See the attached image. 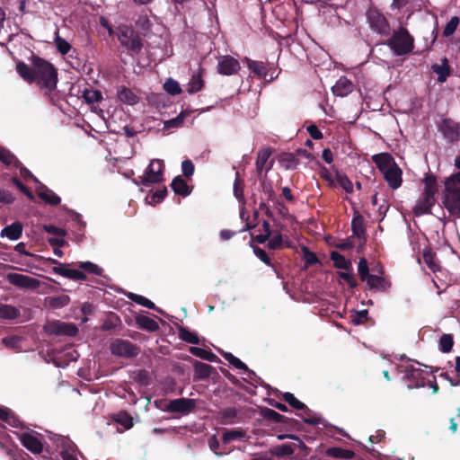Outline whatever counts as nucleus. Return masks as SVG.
Instances as JSON below:
<instances>
[{
  "label": "nucleus",
  "instance_id": "obj_55",
  "mask_svg": "<svg viewBox=\"0 0 460 460\" xmlns=\"http://www.w3.org/2000/svg\"><path fill=\"white\" fill-rule=\"evenodd\" d=\"M181 171L186 177H190L194 173V164L190 160H184L181 163Z\"/></svg>",
  "mask_w": 460,
  "mask_h": 460
},
{
  "label": "nucleus",
  "instance_id": "obj_52",
  "mask_svg": "<svg viewBox=\"0 0 460 460\" xmlns=\"http://www.w3.org/2000/svg\"><path fill=\"white\" fill-rule=\"evenodd\" d=\"M358 272L361 280L365 281L371 274H369L367 261L365 258H361L358 265Z\"/></svg>",
  "mask_w": 460,
  "mask_h": 460
},
{
  "label": "nucleus",
  "instance_id": "obj_38",
  "mask_svg": "<svg viewBox=\"0 0 460 460\" xmlns=\"http://www.w3.org/2000/svg\"><path fill=\"white\" fill-rule=\"evenodd\" d=\"M190 352L196 357H199L200 358H203V359H206L208 361H212V362L215 361V359L217 358V356L214 353H212L211 351L206 350V349L199 348V347H190Z\"/></svg>",
  "mask_w": 460,
  "mask_h": 460
},
{
  "label": "nucleus",
  "instance_id": "obj_3",
  "mask_svg": "<svg viewBox=\"0 0 460 460\" xmlns=\"http://www.w3.org/2000/svg\"><path fill=\"white\" fill-rule=\"evenodd\" d=\"M442 203L451 216L460 217V172L446 180Z\"/></svg>",
  "mask_w": 460,
  "mask_h": 460
},
{
  "label": "nucleus",
  "instance_id": "obj_19",
  "mask_svg": "<svg viewBox=\"0 0 460 460\" xmlns=\"http://www.w3.org/2000/svg\"><path fill=\"white\" fill-rule=\"evenodd\" d=\"M435 204V197L423 194L414 206L413 212L416 216H421L430 212L432 206Z\"/></svg>",
  "mask_w": 460,
  "mask_h": 460
},
{
  "label": "nucleus",
  "instance_id": "obj_9",
  "mask_svg": "<svg viewBox=\"0 0 460 460\" xmlns=\"http://www.w3.org/2000/svg\"><path fill=\"white\" fill-rule=\"evenodd\" d=\"M283 398L293 408L305 411V415L303 416L304 422L311 425H318L323 422L320 416L313 414L312 411L304 402L296 399L293 394L285 393Z\"/></svg>",
  "mask_w": 460,
  "mask_h": 460
},
{
  "label": "nucleus",
  "instance_id": "obj_54",
  "mask_svg": "<svg viewBox=\"0 0 460 460\" xmlns=\"http://www.w3.org/2000/svg\"><path fill=\"white\" fill-rule=\"evenodd\" d=\"M70 299L67 296H60L51 297L49 300V305L54 308H60L67 305Z\"/></svg>",
  "mask_w": 460,
  "mask_h": 460
},
{
  "label": "nucleus",
  "instance_id": "obj_5",
  "mask_svg": "<svg viewBox=\"0 0 460 460\" xmlns=\"http://www.w3.org/2000/svg\"><path fill=\"white\" fill-rule=\"evenodd\" d=\"M118 39L120 44L131 53H137L142 48L140 37L128 26L121 25L118 28Z\"/></svg>",
  "mask_w": 460,
  "mask_h": 460
},
{
  "label": "nucleus",
  "instance_id": "obj_40",
  "mask_svg": "<svg viewBox=\"0 0 460 460\" xmlns=\"http://www.w3.org/2000/svg\"><path fill=\"white\" fill-rule=\"evenodd\" d=\"M285 246H289V243L285 242L280 234H274L268 243V247L273 250L281 249Z\"/></svg>",
  "mask_w": 460,
  "mask_h": 460
},
{
  "label": "nucleus",
  "instance_id": "obj_37",
  "mask_svg": "<svg viewBox=\"0 0 460 460\" xmlns=\"http://www.w3.org/2000/svg\"><path fill=\"white\" fill-rule=\"evenodd\" d=\"M425 188L423 194L435 196L437 192V180L433 175H427L423 181Z\"/></svg>",
  "mask_w": 460,
  "mask_h": 460
},
{
  "label": "nucleus",
  "instance_id": "obj_61",
  "mask_svg": "<svg viewBox=\"0 0 460 460\" xmlns=\"http://www.w3.org/2000/svg\"><path fill=\"white\" fill-rule=\"evenodd\" d=\"M240 183L241 181L239 180V173L236 172V178L234 183V193L237 199H241L243 197V190L240 187Z\"/></svg>",
  "mask_w": 460,
  "mask_h": 460
},
{
  "label": "nucleus",
  "instance_id": "obj_14",
  "mask_svg": "<svg viewBox=\"0 0 460 460\" xmlns=\"http://www.w3.org/2000/svg\"><path fill=\"white\" fill-rule=\"evenodd\" d=\"M196 406V401L190 398H180L170 401L166 405L169 412L190 413Z\"/></svg>",
  "mask_w": 460,
  "mask_h": 460
},
{
  "label": "nucleus",
  "instance_id": "obj_47",
  "mask_svg": "<svg viewBox=\"0 0 460 460\" xmlns=\"http://www.w3.org/2000/svg\"><path fill=\"white\" fill-rule=\"evenodd\" d=\"M55 45L58 50L59 53L62 55H66L69 52L71 49V45L63 38H61L59 35H57L54 40Z\"/></svg>",
  "mask_w": 460,
  "mask_h": 460
},
{
  "label": "nucleus",
  "instance_id": "obj_58",
  "mask_svg": "<svg viewBox=\"0 0 460 460\" xmlns=\"http://www.w3.org/2000/svg\"><path fill=\"white\" fill-rule=\"evenodd\" d=\"M44 229L49 234H57V235H59L61 237L65 236L66 234L64 229L57 227V226H52V225L45 226Z\"/></svg>",
  "mask_w": 460,
  "mask_h": 460
},
{
  "label": "nucleus",
  "instance_id": "obj_18",
  "mask_svg": "<svg viewBox=\"0 0 460 460\" xmlns=\"http://www.w3.org/2000/svg\"><path fill=\"white\" fill-rule=\"evenodd\" d=\"M354 88L353 83L345 76H341L332 87L334 95L345 97L349 94Z\"/></svg>",
  "mask_w": 460,
  "mask_h": 460
},
{
  "label": "nucleus",
  "instance_id": "obj_4",
  "mask_svg": "<svg viewBox=\"0 0 460 460\" xmlns=\"http://www.w3.org/2000/svg\"><path fill=\"white\" fill-rule=\"evenodd\" d=\"M386 45L390 47L396 56L411 53L414 48V39L405 28H400L393 32L387 40Z\"/></svg>",
  "mask_w": 460,
  "mask_h": 460
},
{
  "label": "nucleus",
  "instance_id": "obj_10",
  "mask_svg": "<svg viewBox=\"0 0 460 460\" xmlns=\"http://www.w3.org/2000/svg\"><path fill=\"white\" fill-rule=\"evenodd\" d=\"M404 373V378L409 381L407 387L409 389L423 387L426 385L425 379L423 377V371L413 364H408L402 369Z\"/></svg>",
  "mask_w": 460,
  "mask_h": 460
},
{
  "label": "nucleus",
  "instance_id": "obj_11",
  "mask_svg": "<svg viewBox=\"0 0 460 460\" xmlns=\"http://www.w3.org/2000/svg\"><path fill=\"white\" fill-rule=\"evenodd\" d=\"M44 330L49 334L67 336H74L77 333L78 331L75 324L63 323L60 321L48 322L44 326Z\"/></svg>",
  "mask_w": 460,
  "mask_h": 460
},
{
  "label": "nucleus",
  "instance_id": "obj_57",
  "mask_svg": "<svg viewBox=\"0 0 460 460\" xmlns=\"http://www.w3.org/2000/svg\"><path fill=\"white\" fill-rule=\"evenodd\" d=\"M253 252L255 253V255L261 261H263L264 263H266L267 265H270V258L268 256V254L266 253V252L261 249V248H259V247H255L253 249Z\"/></svg>",
  "mask_w": 460,
  "mask_h": 460
},
{
  "label": "nucleus",
  "instance_id": "obj_12",
  "mask_svg": "<svg viewBox=\"0 0 460 460\" xmlns=\"http://www.w3.org/2000/svg\"><path fill=\"white\" fill-rule=\"evenodd\" d=\"M6 279L10 284L21 288L37 289L40 286L39 279L19 273H8Z\"/></svg>",
  "mask_w": 460,
  "mask_h": 460
},
{
  "label": "nucleus",
  "instance_id": "obj_25",
  "mask_svg": "<svg viewBox=\"0 0 460 460\" xmlns=\"http://www.w3.org/2000/svg\"><path fill=\"white\" fill-rule=\"evenodd\" d=\"M19 316V309L11 305L0 304V319L13 320Z\"/></svg>",
  "mask_w": 460,
  "mask_h": 460
},
{
  "label": "nucleus",
  "instance_id": "obj_16",
  "mask_svg": "<svg viewBox=\"0 0 460 460\" xmlns=\"http://www.w3.org/2000/svg\"><path fill=\"white\" fill-rule=\"evenodd\" d=\"M438 130L448 142H456L460 135L458 125L451 119H443L438 125Z\"/></svg>",
  "mask_w": 460,
  "mask_h": 460
},
{
  "label": "nucleus",
  "instance_id": "obj_20",
  "mask_svg": "<svg viewBox=\"0 0 460 460\" xmlns=\"http://www.w3.org/2000/svg\"><path fill=\"white\" fill-rule=\"evenodd\" d=\"M365 281H367L370 289L379 292H386L391 287V283L385 278L373 274H371Z\"/></svg>",
  "mask_w": 460,
  "mask_h": 460
},
{
  "label": "nucleus",
  "instance_id": "obj_31",
  "mask_svg": "<svg viewBox=\"0 0 460 460\" xmlns=\"http://www.w3.org/2000/svg\"><path fill=\"white\" fill-rule=\"evenodd\" d=\"M327 455L332 457L342 458L350 460L354 456V452L348 449H342L339 447H332L327 450Z\"/></svg>",
  "mask_w": 460,
  "mask_h": 460
},
{
  "label": "nucleus",
  "instance_id": "obj_15",
  "mask_svg": "<svg viewBox=\"0 0 460 460\" xmlns=\"http://www.w3.org/2000/svg\"><path fill=\"white\" fill-rule=\"evenodd\" d=\"M49 261L52 263L57 264V266H55L52 269V271L55 274L60 275L64 278H66V279H69L72 280H83V281L86 280L87 278H86V274H84V272H83L79 270H76V269H69L67 266L62 265L61 263H59L57 260L49 259Z\"/></svg>",
  "mask_w": 460,
  "mask_h": 460
},
{
  "label": "nucleus",
  "instance_id": "obj_29",
  "mask_svg": "<svg viewBox=\"0 0 460 460\" xmlns=\"http://www.w3.org/2000/svg\"><path fill=\"white\" fill-rule=\"evenodd\" d=\"M270 155L271 150L270 148H263L258 152L256 159V169L258 172H262Z\"/></svg>",
  "mask_w": 460,
  "mask_h": 460
},
{
  "label": "nucleus",
  "instance_id": "obj_48",
  "mask_svg": "<svg viewBox=\"0 0 460 460\" xmlns=\"http://www.w3.org/2000/svg\"><path fill=\"white\" fill-rule=\"evenodd\" d=\"M115 420L126 429H129L133 427V418L126 412H119Z\"/></svg>",
  "mask_w": 460,
  "mask_h": 460
},
{
  "label": "nucleus",
  "instance_id": "obj_56",
  "mask_svg": "<svg viewBox=\"0 0 460 460\" xmlns=\"http://www.w3.org/2000/svg\"><path fill=\"white\" fill-rule=\"evenodd\" d=\"M208 446L209 448L218 456H221L225 455V452H218L217 449L219 448V441L216 436H213L208 440Z\"/></svg>",
  "mask_w": 460,
  "mask_h": 460
},
{
  "label": "nucleus",
  "instance_id": "obj_27",
  "mask_svg": "<svg viewBox=\"0 0 460 460\" xmlns=\"http://www.w3.org/2000/svg\"><path fill=\"white\" fill-rule=\"evenodd\" d=\"M171 187L178 195L188 196L190 194L189 187L181 176H177L172 180Z\"/></svg>",
  "mask_w": 460,
  "mask_h": 460
},
{
  "label": "nucleus",
  "instance_id": "obj_59",
  "mask_svg": "<svg viewBox=\"0 0 460 460\" xmlns=\"http://www.w3.org/2000/svg\"><path fill=\"white\" fill-rule=\"evenodd\" d=\"M424 260L431 270L436 271L438 270V264L434 261L430 253L424 254Z\"/></svg>",
  "mask_w": 460,
  "mask_h": 460
},
{
  "label": "nucleus",
  "instance_id": "obj_50",
  "mask_svg": "<svg viewBox=\"0 0 460 460\" xmlns=\"http://www.w3.org/2000/svg\"><path fill=\"white\" fill-rule=\"evenodd\" d=\"M244 437V432L242 430H229L223 435V442L228 444L234 440L241 439Z\"/></svg>",
  "mask_w": 460,
  "mask_h": 460
},
{
  "label": "nucleus",
  "instance_id": "obj_53",
  "mask_svg": "<svg viewBox=\"0 0 460 460\" xmlns=\"http://www.w3.org/2000/svg\"><path fill=\"white\" fill-rule=\"evenodd\" d=\"M226 360H227L232 366L238 369H246V366L243 362H242L238 358L234 357L230 352H225L223 354Z\"/></svg>",
  "mask_w": 460,
  "mask_h": 460
},
{
  "label": "nucleus",
  "instance_id": "obj_30",
  "mask_svg": "<svg viewBox=\"0 0 460 460\" xmlns=\"http://www.w3.org/2000/svg\"><path fill=\"white\" fill-rule=\"evenodd\" d=\"M78 268L81 271L96 276H101L102 274V269L98 265L91 262V261H82L77 264Z\"/></svg>",
  "mask_w": 460,
  "mask_h": 460
},
{
  "label": "nucleus",
  "instance_id": "obj_21",
  "mask_svg": "<svg viewBox=\"0 0 460 460\" xmlns=\"http://www.w3.org/2000/svg\"><path fill=\"white\" fill-rule=\"evenodd\" d=\"M37 194L48 204L55 206L60 203V198L53 190H49L41 183H39L37 188Z\"/></svg>",
  "mask_w": 460,
  "mask_h": 460
},
{
  "label": "nucleus",
  "instance_id": "obj_42",
  "mask_svg": "<svg viewBox=\"0 0 460 460\" xmlns=\"http://www.w3.org/2000/svg\"><path fill=\"white\" fill-rule=\"evenodd\" d=\"M128 297L130 300H132V301L136 302L137 304L141 305L146 308H149V309L155 308V304L151 300H149L148 298H146L143 296L134 294V293H128Z\"/></svg>",
  "mask_w": 460,
  "mask_h": 460
},
{
  "label": "nucleus",
  "instance_id": "obj_35",
  "mask_svg": "<svg viewBox=\"0 0 460 460\" xmlns=\"http://www.w3.org/2000/svg\"><path fill=\"white\" fill-rule=\"evenodd\" d=\"M351 228L353 231V234L358 236V238H362L365 234V229H364V219L362 216L357 215L353 217L351 222Z\"/></svg>",
  "mask_w": 460,
  "mask_h": 460
},
{
  "label": "nucleus",
  "instance_id": "obj_17",
  "mask_svg": "<svg viewBox=\"0 0 460 460\" xmlns=\"http://www.w3.org/2000/svg\"><path fill=\"white\" fill-rule=\"evenodd\" d=\"M20 441L24 447L33 454H40L42 451V444L40 440L31 433H22L20 436Z\"/></svg>",
  "mask_w": 460,
  "mask_h": 460
},
{
  "label": "nucleus",
  "instance_id": "obj_13",
  "mask_svg": "<svg viewBox=\"0 0 460 460\" xmlns=\"http://www.w3.org/2000/svg\"><path fill=\"white\" fill-rule=\"evenodd\" d=\"M217 72L223 75H233L238 73L241 66L237 59L226 55L218 58Z\"/></svg>",
  "mask_w": 460,
  "mask_h": 460
},
{
  "label": "nucleus",
  "instance_id": "obj_44",
  "mask_svg": "<svg viewBox=\"0 0 460 460\" xmlns=\"http://www.w3.org/2000/svg\"><path fill=\"white\" fill-rule=\"evenodd\" d=\"M139 325L147 331L154 332L159 328L158 323L152 318L142 316L137 319Z\"/></svg>",
  "mask_w": 460,
  "mask_h": 460
},
{
  "label": "nucleus",
  "instance_id": "obj_60",
  "mask_svg": "<svg viewBox=\"0 0 460 460\" xmlns=\"http://www.w3.org/2000/svg\"><path fill=\"white\" fill-rule=\"evenodd\" d=\"M307 131L314 139H321L323 137L322 132L315 125H310L307 128Z\"/></svg>",
  "mask_w": 460,
  "mask_h": 460
},
{
  "label": "nucleus",
  "instance_id": "obj_49",
  "mask_svg": "<svg viewBox=\"0 0 460 460\" xmlns=\"http://www.w3.org/2000/svg\"><path fill=\"white\" fill-rule=\"evenodd\" d=\"M459 24V18L457 16H453L449 22L446 24L443 35L445 37H449L456 31L457 26Z\"/></svg>",
  "mask_w": 460,
  "mask_h": 460
},
{
  "label": "nucleus",
  "instance_id": "obj_28",
  "mask_svg": "<svg viewBox=\"0 0 460 460\" xmlns=\"http://www.w3.org/2000/svg\"><path fill=\"white\" fill-rule=\"evenodd\" d=\"M431 68L438 75V80L441 83L445 82L449 75V67L446 58L443 60V64H434Z\"/></svg>",
  "mask_w": 460,
  "mask_h": 460
},
{
  "label": "nucleus",
  "instance_id": "obj_45",
  "mask_svg": "<svg viewBox=\"0 0 460 460\" xmlns=\"http://www.w3.org/2000/svg\"><path fill=\"white\" fill-rule=\"evenodd\" d=\"M331 259L339 269H348L350 264L349 261L338 252H332Z\"/></svg>",
  "mask_w": 460,
  "mask_h": 460
},
{
  "label": "nucleus",
  "instance_id": "obj_34",
  "mask_svg": "<svg viewBox=\"0 0 460 460\" xmlns=\"http://www.w3.org/2000/svg\"><path fill=\"white\" fill-rule=\"evenodd\" d=\"M334 182H335V184L340 185L347 192H352L353 191V184H352V182L343 173H341L339 172H335Z\"/></svg>",
  "mask_w": 460,
  "mask_h": 460
},
{
  "label": "nucleus",
  "instance_id": "obj_1",
  "mask_svg": "<svg viewBox=\"0 0 460 460\" xmlns=\"http://www.w3.org/2000/svg\"><path fill=\"white\" fill-rule=\"evenodd\" d=\"M33 82L42 90L51 92L57 86L58 73L54 66L45 59L33 57Z\"/></svg>",
  "mask_w": 460,
  "mask_h": 460
},
{
  "label": "nucleus",
  "instance_id": "obj_24",
  "mask_svg": "<svg viewBox=\"0 0 460 460\" xmlns=\"http://www.w3.org/2000/svg\"><path fill=\"white\" fill-rule=\"evenodd\" d=\"M245 62L247 64L248 68L257 76L261 78H266L267 76V67L264 66L262 62L254 61L248 58H245Z\"/></svg>",
  "mask_w": 460,
  "mask_h": 460
},
{
  "label": "nucleus",
  "instance_id": "obj_6",
  "mask_svg": "<svg viewBox=\"0 0 460 460\" xmlns=\"http://www.w3.org/2000/svg\"><path fill=\"white\" fill-rule=\"evenodd\" d=\"M164 164L163 160L154 159L146 169L145 173L139 178V184L148 186L151 183H158L163 181ZM135 183L138 184L137 181Z\"/></svg>",
  "mask_w": 460,
  "mask_h": 460
},
{
  "label": "nucleus",
  "instance_id": "obj_32",
  "mask_svg": "<svg viewBox=\"0 0 460 460\" xmlns=\"http://www.w3.org/2000/svg\"><path fill=\"white\" fill-rule=\"evenodd\" d=\"M16 70L24 81L28 83L33 82V67L30 68L23 62H19L16 66Z\"/></svg>",
  "mask_w": 460,
  "mask_h": 460
},
{
  "label": "nucleus",
  "instance_id": "obj_63",
  "mask_svg": "<svg viewBox=\"0 0 460 460\" xmlns=\"http://www.w3.org/2000/svg\"><path fill=\"white\" fill-rule=\"evenodd\" d=\"M166 192H167L166 188H164L163 190H157L156 192H155L152 195L153 202H155V203L161 202L164 199Z\"/></svg>",
  "mask_w": 460,
  "mask_h": 460
},
{
  "label": "nucleus",
  "instance_id": "obj_36",
  "mask_svg": "<svg viewBox=\"0 0 460 460\" xmlns=\"http://www.w3.org/2000/svg\"><path fill=\"white\" fill-rule=\"evenodd\" d=\"M179 337L182 341L190 343V344H199V339L195 332H190V330L181 327L179 329Z\"/></svg>",
  "mask_w": 460,
  "mask_h": 460
},
{
  "label": "nucleus",
  "instance_id": "obj_2",
  "mask_svg": "<svg viewBox=\"0 0 460 460\" xmlns=\"http://www.w3.org/2000/svg\"><path fill=\"white\" fill-rule=\"evenodd\" d=\"M372 160L384 175L390 188L396 190L402 185V172L391 155L387 153L374 155Z\"/></svg>",
  "mask_w": 460,
  "mask_h": 460
},
{
  "label": "nucleus",
  "instance_id": "obj_46",
  "mask_svg": "<svg viewBox=\"0 0 460 460\" xmlns=\"http://www.w3.org/2000/svg\"><path fill=\"white\" fill-rule=\"evenodd\" d=\"M83 97L87 103L98 102L102 100V93L99 91L93 89H85Z\"/></svg>",
  "mask_w": 460,
  "mask_h": 460
},
{
  "label": "nucleus",
  "instance_id": "obj_43",
  "mask_svg": "<svg viewBox=\"0 0 460 460\" xmlns=\"http://www.w3.org/2000/svg\"><path fill=\"white\" fill-rule=\"evenodd\" d=\"M164 89L165 90V92L172 95L179 94L181 92L180 84L172 78H168L165 81V83L164 84Z\"/></svg>",
  "mask_w": 460,
  "mask_h": 460
},
{
  "label": "nucleus",
  "instance_id": "obj_39",
  "mask_svg": "<svg viewBox=\"0 0 460 460\" xmlns=\"http://www.w3.org/2000/svg\"><path fill=\"white\" fill-rule=\"evenodd\" d=\"M195 374L198 378H206L210 376L212 367L202 362L197 361L194 364Z\"/></svg>",
  "mask_w": 460,
  "mask_h": 460
},
{
  "label": "nucleus",
  "instance_id": "obj_64",
  "mask_svg": "<svg viewBox=\"0 0 460 460\" xmlns=\"http://www.w3.org/2000/svg\"><path fill=\"white\" fill-rule=\"evenodd\" d=\"M20 341V339L17 337H6L3 339V343L11 348H15L18 342Z\"/></svg>",
  "mask_w": 460,
  "mask_h": 460
},
{
  "label": "nucleus",
  "instance_id": "obj_22",
  "mask_svg": "<svg viewBox=\"0 0 460 460\" xmlns=\"http://www.w3.org/2000/svg\"><path fill=\"white\" fill-rule=\"evenodd\" d=\"M22 233V226L19 222H14L5 226L1 231V236L10 240H18Z\"/></svg>",
  "mask_w": 460,
  "mask_h": 460
},
{
  "label": "nucleus",
  "instance_id": "obj_51",
  "mask_svg": "<svg viewBox=\"0 0 460 460\" xmlns=\"http://www.w3.org/2000/svg\"><path fill=\"white\" fill-rule=\"evenodd\" d=\"M273 454L279 457L291 456L294 454V449L291 445L284 444L275 447L273 449Z\"/></svg>",
  "mask_w": 460,
  "mask_h": 460
},
{
  "label": "nucleus",
  "instance_id": "obj_62",
  "mask_svg": "<svg viewBox=\"0 0 460 460\" xmlns=\"http://www.w3.org/2000/svg\"><path fill=\"white\" fill-rule=\"evenodd\" d=\"M13 200V198L12 194L2 188H0V201L4 203H12Z\"/></svg>",
  "mask_w": 460,
  "mask_h": 460
},
{
  "label": "nucleus",
  "instance_id": "obj_33",
  "mask_svg": "<svg viewBox=\"0 0 460 460\" xmlns=\"http://www.w3.org/2000/svg\"><path fill=\"white\" fill-rule=\"evenodd\" d=\"M0 161L5 165L20 166V162L16 157L6 148L0 146Z\"/></svg>",
  "mask_w": 460,
  "mask_h": 460
},
{
  "label": "nucleus",
  "instance_id": "obj_8",
  "mask_svg": "<svg viewBox=\"0 0 460 460\" xmlns=\"http://www.w3.org/2000/svg\"><path fill=\"white\" fill-rule=\"evenodd\" d=\"M110 349L112 355L123 358H133L139 354V348L132 342L117 339L110 345Z\"/></svg>",
  "mask_w": 460,
  "mask_h": 460
},
{
  "label": "nucleus",
  "instance_id": "obj_41",
  "mask_svg": "<svg viewBox=\"0 0 460 460\" xmlns=\"http://www.w3.org/2000/svg\"><path fill=\"white\" fill-rule=\"evenodd\" d=\"M454 345L453 336L451 334H443L439 340V349L444 353L451 351Z\"/></svg>",
  "mask_w": 460,
  "mask_h": 460
},
{
  "label": "nucleus",
  "instance_id": "obj_23",
  "mask_svg": "<svg viewBox=\"0 0 460 460\" xmlns=\"http://www.w3.org/2000/svg\"><path fill=\"white\" fill-rule=\"evenodd\" d=\"M117 95H118V98L122 102H124L125 104H128V105H134V104L137 103L138 100H139L136 93H134L130 89H128L125 86H120L118 89Z\"/></svg>",
  "mask_w": 460,
  "mask_h": 460
},
{
  "label": "nucleus",
  "instance_id": "obj_26",
  "mask_svg": "<svg viewBox=\"0 0 460 460\" xmlns=\"http://www.w3.org/2000/svg\"><path fill=\"white\" fill-rule=\"evenodd\" d=\"M204 86V82L202 80L201 74L198 71L195 72L190 80L189 81L187 84V92L189 93H195L199 91H200Z\"/></svg>",
  "mask_w": 460,
  "mask_h": 460
},
{
  "label": "nucleus",
  "instance_id": "obj_7",
  "mask_svg": "<svg viewBox=\"0 0 460 460\" xmlns=\"http://www.w3.org/2000/svg\"><path fill=\"white\" fill-rule=\"evenodd\" d=\"M367 20L369 27L374 31L381 34L387 35L390 32V25L386 18L377 9L370 8L367 12Z\"/></svg>",
  "mask_w": 460,
  "mask_h": 460
}]
</instances>
